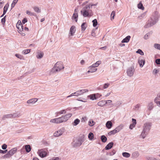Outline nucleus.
<instances>
[{
	"label": "nucleus",
	"instance_id": "obj_30",
	"mask_svg": "<svg viewBox=\"0 0 160 160\" xmlns=\"http://www.w3.org/2000/svg\"><path fill=\"white\" fill-rule=\"evenodd\" d=\"M9 4L8 3L6 4L5 6L3 8V13L4 14H6L9 7Z\"/></svg>",
	"mask_w": 160,
	"mask_h": 160
},
{
	"label": "nucleus",
	"instance_id": "obj_2",
	"mask_svg": "<svg viewBox=\"0 0 160 160\" xmlns=\"http://www.w3.org/2000/svg\"><path fill=\"white\" fill-rule=\"evenodd\" d=\"M90 5L87 4L83 8L81 12L84 17H91L92 15V10H90Z\"/></svg>",
	"mask_w": 160,
	"mask_h": 160
},
{
	"label": "nucleus",
	"instance_id": "obj_32",
	"mask_svg": "<svg viewBox=\"0 0 160 160\" xmlns=\"http://www.w3.org/2000/svg\"><path fill=\"white\" fill-rule=\"evenodd\" d=\"M12 118H16L19 117L20 115L19 113H18V112H16L15 113H14L12 114Z\"/></svg>",
	"mask_w": 160,
	"mask_h": 160
},
{
	"label": "nucleus",
	"instance_id": "obj_11",
	"mask_svg": "<svg viewBox=\"0 0 160 160\" xmlns=\"http://www.w3.org/2000/svg\"><path fill=\"white\" fill-rule=\"evenodd\" d=\"M38 153L39 156L42 158H43L46 157L47 155V152L44 151L42 149L38 150Z\"/></svg>",
	"mask_w": 160,
	"mask_h": 160
},
{
	"label": "nucleus",
	"instance_id": "obj_7",
	"mask_svg": "<svg viewBox=\"0 0 160 160\" xmlns=\"http://www.w3.org/2000/svg\"><path fill=\"white\" fill-rule=\"evenodd\" d=\"M135 70L134 66H131L128 68L127 70V75L129 77L133 76Z\"/></svg>",
	"mask_w": 160,
	"mask_h": 160
},
{
	"label": "nucleus",
	"instance_id": "obj_63",
	"mask_svg": "<svg viewBox=\"0 0 160 160\" xmlns=\"http://www.w3.org/2000/svg\"><path fill=\"white\" fill-rule=\"evenodd\" d=\"M2 148L3 150H5L7 148V145L4 144H3L2 146Z\"/></svg>",
	"mask_w": 160,
	"mask_h": 160
},
{
	"label": "nucleus",
	"instance_id": "obj_24",
	"mask_svg": "<svg viewBox=\"0 0 160 160\" xmlns=\"http://www.w3.org/2000/svg\"><path fill=\"white\" fill-rule=\"evenodd\" d=\"M25 148L27 152H29L31 150V148L29 145H26L25 146Z\"/></svg>",
	"mask_w": 160,
	"mask_h": 160
},
{
	"label": "nucleus",
	"instance_id": "obj_52",
	"mask_svg": "<svg viewBox=\"0 0 160 160\" xmlns=\"http://www.w3.org/2000/svg\"><path fill=\"white\" fill-rule=\"evenodd\" d=\"M136 53L140 54L141 55H144V52L141 49H138L136 51Z\"/></svg>",
	"mask_w": 160,
	"mask_h": 160
},
{
	"label": "nucleus",
	"instance_id": "obj_39",
	"mask_svg": "<svg viewBox=\"0 0 160 160\" xmlns=\"http://www.w3.org/2000/svg\"><path fill=\"white\" fill-rule=\"evenodd\" d=\"M122 155L123 157L125 158H129L130 156V154L127 152H123L122 153Z\"/></svg>",
	"mask_w": 160,
	"mask_h": 160
},
{
	"label": "nucleus",
	"instance_id": "obj_19",
	"mask_svg": "<svg viewBox=\"0 0 160 160\" xmlns=\"http://www.w3.org/2000/svg\"><path fill=\"white\" fill-rule=\"evenodd\" d=\"M131 36H128L125 38H124L122 41V43L128 42L130 40Z\"/></svg>",
	"mask_w": 160,
	"mask_h": 160
},
{
	"label": "nucleus",
	"instance_id": "obj_58",
	"mask_svg": "<svg viewBox=\"0 0 160 160\" xmlns=\"http://www.w3.org/2000/svg\"><path fill=\"white\" fill-rule=\"evenodd\" d=\"M50 122L57 123V118L52 119L50 121Z\"/></svg>",
	"mask_w": 160,
	"mask_h": 160
},
{
	"label": "nucleus",
	"instance_id": "obj_54",
	"mask_svg": "<svg viewBox=\"0 0 160 160\" xmlns=\"http://www.w3.org/2000/svg\"><path fill=\"white\" fill-rule=\"evenodd\" d=\"M94 122L93 121H89L88 122V124L90 126H92L94 125Z\"/></svg>",
	"mask_w": 160,
	"mask_h": 160
},
{
	"label": "nucleus",
	"instance_id": "obj_45",
	"mask_svg": "<svg viewBox=\"0 0 160 160\" xmlns=\"http://www.w3.org/2000/svg\"><path fill=\"white\" fill-rule=\"evenodd\" d=\"M88 138L90 140H92L93 138V134L92 133L90 132L88 135Z\"/></svg>",
	"mask_w": 160,
	"mask_h": 160
},
{
	"label": "nucleus",
	"instance_id": "obj_25",
	"mask_svg": "<svg viewBox=\"0 0 160 160\" xmlns=\"http://www.w3.org/2000/svg\"><path fill=\"white\" fill-rule=\"evenodd\" d=\"M90 69L87 72V74H88L89 72H96L97 70V69L93 67H89Z\"/></svg>",
	"mask_w": 160,
	"mask_h": 160
},
{
	"label": "nucleus",
	"instance_id": "obj_34",
	"mask_svg": "<svg viewBox=\"0 0 160 160\" xmlns=\"http://www.w3.org/2000/svg\"><path fill=\"white\" fill-rule=\"evenodd\" d=\"M56 118L57 123H59L63 122H64L61 117Z\"/></svg>",
	"mask_w": 160,
	"mask_h": 160
},
{
	"label": "nucleus",
	"instance_id": "obj_36",
	"mask_svg": "<svg viewBox=\"0 0 160 160\" xmlns=\"http://www.w3.org/2000/svg\"><path fill=\"white\" fill-rule=\"evenodd\" d=\"M146 158L147 160H160V159H157L152 157L147 156L146 157Z\"/></svg>",
	"mask_w": 160,
	"mask_h": 160
},
{
	"label": "nucleus",
	"instance_id": "obj_22",
	"mask_svg": "<svg viewBox=\"0 0 160 160\" xmlns=\"http://www.w3.org/2000/svg\"><path fill=\"white\" fill-rule=\"evenodd\" d=\"M43 54H44L42 52H38L36 57L40 59L43 57Z\"/></svg>",
	"mask_w": 160,
	"mask_h": 160
},
{
	"label": "nucleus",
	"instance_id": "obj_27",
	"mask_svg": "<svg viewBox=\"0 0 160 160\" xmlns=\"http://www.w3.org/2000/svg\"><path fill=\"white\" fill-rule=\"evenodd\" d=\"M80 122V120L78 118L75 119L72 122V124L73 126H76Z\"/></svg>",
	"mask_w": 160,
	"mask_h": 160
},
{
	"label": "nucleus",
	"instance_id": "obj_57",
	"mask_svg": "<svg viewBox=\"0 0 160 160\" xmlns=\"http://www.w3.org/2000/svg\"><path fill=\"white\" fill-rule=\"evenodd\" d=\"M140 107V105L139 104H138L135 106L134 109L135 110H138L139 109Z\"/></svg>",
	"mask_w": 160,
	"mask_h": 160
},
{
	"label": "nucleus",
	"instance_id": "obj_15",
	"mask_svg": "<svg viewBox=\"0 0 160 160\" xmlns=\"http://www.w3.org/2000/svg\"><path fill=\"white\" fill-rule=\"evenodd\" d=\"M20 24L19 23V21H18L16 26L17 28L19 29V31L21 32L23 30V26L21 23V21H20Z\"/></svg>",
	"mask_w": 160,
	"mask_h": 160
},
{
	"label": "nucleus",
	"instance_id": "obj_40",
	"mask_svg": "<svg viewBox=\"0 0 160 160\" xmlns=\"http://www.w3.org/2000/svg\"><path fill=\"white\" fill-rule=\"evenodd\" d=\"M33 9L34 11L38 13H39L41 12L40 9L37 7H35L33 8Z\"/></svg>",
	"mask_w": 160,
	"mask_h": 160
},
{
	"label": "nucleus",
	"instance_id": "obj_31",
	"mask_svg": "<svg viewBox=\"0 0 160 160\" xmlns=\"http://www.w3.org/2000/svg\"><path fill=\"white\" fill-rule=\"evenodd\" d=\"M94 95V94H92L88 96V97L90 99L93 100L96 99V98H95V95Z\"/></svg>",
	"mask_w": 160,
	"mask_h": 160
},
{
	"label": "nucleus",
	"instance_id": "obj_56",
	"mask_svg": "<svg viewBox=\"0 0 160 160\" xmlns=\"http://www.w3.org/2000/svg\"><path fill=\"white\" fill-rule=\"evenodd\" d=\"M110 84L108 83H106L104 84L103 86V88L104 89H106L108 88Z\"/></svg>",
	"mask_w": 160,
	"mask_h": 160
},
{
	"label": "nucleus",
	"instance_id": "obj_53",
	"mask_svg": "<svg viewBox=\"0 0 160 160\" xmlns=\"http://www.w3.org/2000/svg\"><path fill=\"white\" fill-rule=\"evenodd\" d=\"M153 108V103H150L148 105V109L149 110H152Z\"/></svg>",
	"mask_w": 160,
	"mask_h": 160
},
{
	"label": "nucleus",
	"instance_id": "obj_29",
	"mask_svg": "<svg viewBox=\"0 0 160 160\" xmlns=\"http://www.w3.org/2000/svg\"><path fill=\"white\" fill-rule=\"evenodd\" d=\"M139 153L138 152H135L132 153V156L134 158H136L139 156Z\"/></svg>",
	"mask_w": 160,
	"mask_h": 160
},
{
	"label": "nucleus",
	"instance_id": "obj_50",
	"mask_svg": "<svg viewBox=\"0 0 160 160\" xmlns=\"http://www.w3.org/2000/svg\"><path fill=\"white\" fill-rule=\"evenodd\" d=\"M154 47L155 48L160 50V44L155 43L154 44Z\"/></svg>",
	"mask_w": 160,
	"mask_h": 160
},
{
	"label": "nucleus",
	"instance_id": "obj_28",
	"mask_svg": "<svg viewBox=\"0 0 160 160\" xmlns=\"http://www.w3.org/2000/svg\"><path fill=\"white\" fill-rule=\"evenodd\" d=\"M81 27L82 28V32L84 31L85 29H86V28L87 27V26L86 25V23L85 22H83L82 24Z\"/></svg>",
	"mask_w": 160,
	"mask_h": 160
},
{
	"label": "nucleus",
	"instance_id": "obj_9",
	"mask_svg": "<svg viewBox=\"0 0 160 160\" xmlns=\"http://www.w3.org/2000/svg\"><path fill=\"white\" fill-rule=\"evenodd\" d=\"M88 92V89H82L80 90L74 92L75 96H78L82 94L85 92Z\"/></svg>",
	"mask_w": 160,
	"mask_h": 160
},
{
	"label": "nucleus",
	"instance_id": "obj_14",
	"mask_svg": "<svg viewBox=\"0 0 160 160\" xmlns=\"http://www.w3.org/2000/svg\"><path fill=\"white\" fill-rule=\"evenodd\" d=\"M132 123L129 126V128L131 129H132L135 127L137 123L136 120L135 119L132 118Z\"/></svg>",
	"mask_w": 160,
	"mask_h": 160
},
{
	"label": "nucleus",
	"instance_id": "obj_12",
	"mask_svg": "<svg viewBox=\"0 0 160 160\" xmlns=\"http://www.w3.org/2000/svg\"><path fill=\"white\" fill-rule=\"evenodd\" d=\"M155 24V23H153L152 21L150 20L148 21V23L145 25L144 27L145 28H148L152 26Z\"/></svg>",
	"mask_w": 160,
	"mask_h": 160
},
{
	"label": "nucleus",
	"instance_id": "obj_16",
	"mask_svg": "<svg viewBox=\"0 0 160 160\" xmlns=\"http://www.w3.org/2000/svg\"><path fill=\"white\" fill-rule=\"evenodd\" d=\"M75 27L74 26H72L70 29L69 34L71 36H73L75 32Z\"/></svg>",
	"mask_w": 160,
	"mask_h": 160
},
{
	"label": "nucleus",
	"instance_id": "obj_43",
	"mask_svg": "<svg viewBox=\"0 0 160 160\" xmlns=\"http://www.w3.org/2000/svg\"><path fill=\"white\" fill-rule=\"evenodd\" d=\"M151 33V32L148 33L144 35V38L146 40L148 39V38L149 37Z\"/></svg>",
	"mask_w": 160,
	"mask_h": 160
},
{
	"label": "nucleus",
	"instance_id": "obj_23",
	"mask_svg": "<svg viewBox=\"0 0 160 160\" xmlns=\"http://www.w3.org/2000/svg\"><path fill=\"white\" fill-rule=\"evenodd\" d=\"M123 125L122 124H120V125L116 127L115 129L117 132H119L122 129L123 127Z\"/></svg>",
	"mask_w": 160,
	"mask_h": 160
},
{
	"label": "nucleus",
	"instance_id": "obj_42",
	"mask_svg": "<svg viewBox=\"0 0 160 160\" xmlns=\"http://www.w3.org/2000/svg\"><path fill=\"white\" fill-rule=\"evenodd\" d=\"M116 133H117L116 131V130L115 129L114 130L111 131L108 133V134L109 135H114Z\"/></svg>",
	"mask_w": 160,
	"mask_h": 160
},
{
	"label": "nucleus",
	"instance_id": "obj_4",
	"mask_svg": "<svg viewBox=\"0 0 160 160\" xmlns=\"http://www.w3.org/2000/svg\"><path fill=\"white\" fill-rule=\"evenodd\" d=\"M84 142L83 140L81 138H75L72 143V145L74 147H77L80 146Z\"/></svg>",
	"mask_w": 160,
	"mask_h": 160
},
{
	"label": "nucleus",
	"instance_id": "obj_59",
	"mask_svg": "<svg viewBox=\"0 0 160 160\" xmlns=\"http://www.w3.org/2000/svg\"><path fill=\"white\" fill-rule=\"evenodd\" d=\"M94 95H96L95 97V98H96V99H97L98 98H100L101 96H102L101 95H100L99 93H97L94 94Z\"/></svg>",
	"mask_w": 160,
	"mask_h": 160
},
{
	"label": "nucleus",
	"instance_id": "obj_6",
	"mask_svg": "<svg viewBox=\"0 0 160 160\" xmlns=\"http://www.w3.org/2000/svg\"><path fill=\"white\" fill-rule=\"evenodd\" d=\"M17 150V148H15L12 149L9 151L4 156V157L8 158L12 156L16 152Z\"/></svg>",
	"mask_w": 160,
	"mask_h": 160
},
{
	"label": "nucleus",
	"instance_id": "obj_17",
	"mask_svg": "<svg viewBox=\"0 0 160 160\" xmlns=\"http://www.w3.org/2000/svg\"><path fill=\"white\" fill-rule=\"evenodd\" d=\"M113 145V143L112 142H111L108 144L105 147V149L106 150H108L112 148Z\"/></svg>",
	"mask_w": 160,
	"mask_h": 160
},
{
	"label": "nucleus",
	"instance_id": "obj_26",
	"mask_svg": "<svg viewBox=\"0 0 160 160\" xmlns=\"http://www.w3.org/2000/svg\"><path fill=\"white\" fill-rule=\"evenodd\" d=\"M101 63V61H98L96 62L95 63L92 64L91 66H90V67H93L95 68L96 67H98Z\"/></svg>",
	"mask_w": 160,
	"mask_h": 160
},
{
	"label": "nucleus",
	"instance_id": "obj_62",
	"mask_svg": "<svg viewBox=\"0 0 160 160\" xmlns=\"http://www.w3.org/2000/svg\"><path fill=\"white\" fill-rule=\"evenodd\" d=\"M155 62L157 64H160V59H157L156 60Z\"/></svg>",
	"mask_w": 160,
	"mask_h": 160
},
{
	"label": "nucleus",
	"instance_id": "obj_8",
	"mask_svg": "<svg viewBox=\"0 0 160 160\" xmlns=\"http://www.w3.org/2000/svg\"><path fill=\"white\" fill-rule=\"evenodd\" d=\"M64 132V128H61L54 133V136L56 137H59Z\"/></svg>",
	"mask_w": 160,
	"mask_h": 160
},
{
	"label": "nucleus",
	"instance_id": "obj_44",
	"mask_svg": "<svg viewBox=\"0 0 160 160\" xmlns=\"http://www.w3.org/2000/svg\"><path fill=\"white\" fill-rule=\"evenodd\" d=\"M93 26L94 27H96L98 24V21L97 19H95L92 20Z\"/></svg>",
	"mask_w": 160,
	"mask_h": 160
},
{
	"label": "nucleus",
	"instance_id": "obj_51",
	"mask_svg": "<svg viewBox=\"0 0 160 160\" xmlns=\"http://www.w3.org/2000/svg\"><path fill=\"white\" fill-rule=\"evenodd\" d=\"M158 100H160V92L158 94L157 97L154 99V101Z\"/></svg>",
	"mask_w": 160,
	"mask_h": 160
},
{
	"label": "nucleus",
	"instance_id": "obj_46",
	"mask_svg": "<svg viewBox=\"0 0 160 160\" xmlns=\"http://www.w3.org/2000/svg\"><path fill=\"white\" fill-rule=\"evenodd\" d=\"M66 111L65 109H63L57 112V113L58 114H63L66 113Z\"/></svg>",
	"mask_w": 160,
	"mask_h": 160
},
{
	"label": "nucleus",
	"instance_id": "obj_55",
	"mask_svg": "<svg viewBox=\"0 0 160 160\" xmlns=\"http://www.w3.org/2000/svg\"><path fill=\"white\" fill-rule=\"evenodd\" d=\"M15 56L18 58H19L20 59H22V56L19 54H16L15 55Z\"/></svg>",
	"mask_w": 160,
	"mask_h": 160
},
{
	"label": "nucleus",
	"instance_id": "obj_49",
	"mask_svg": "<svg viewBox=\"0 0 160 160\" xmlns=\"http://www.w3.org/2000/svg\"><path fill=\"white\" fill-rule=\"evenodd\" d=\"M26 13L30 16H35V13L34 12H32L29 11L27 10L26 12Z\"/></svg>",
	"mask_w": 160,
	"mask_h": 160
},
{
	"label": "nucleus",
	"instance_id": "obj_20",
	"mask_svg": "<svg viewBox=\"0 0 160 160\" xmlns=\"http://www.w3.org/2000/svg\"><path fill=\"white\" fill-rule=\"evenodd\" d=\"M106 125L108 128L110 129L112 126V123L111 121H108L106 122Z\"/></svg>",
	"mask_w": 160,
	"mask_h": 160
},
{
	"label": "nucleus",
	"instance_id": "obj_37",
	"mask_svg": "<svg viewBox=\"0 0 160 160\" xmlns=\"http://www.w3.org/2000/svg\"><path fill=\"white\" fill-rule=\"evenodd\" d=\"M78 16V14L77 13H74L73 14L72 18L75 20L76 22L77 21Z\"/></svg>",
	"mask_w": 160,
	"mask_h": 160
},
{
	"label": "nucleus",
	"instance_id": "obj_18",
	"mask_svg": "<svg viewBox=\"0 0 160 160\" xmlns=\"http://www.w3.org/2000/svg\"><path fill=\"white\" fill-rule=\"evenodd\" d=\"M138 63L140 67H142L145 63V60L144 59H142L139 58L138 60Z\"/></svg>",
	"mask_w": 160,
	"mask_h": 160
},
{
	"label": "nucleus",
	"instance_id": "obj_21",
	"mask_svg": "<svg viewBox=\"0 0 160 160\" xmlns=\"http://www.w3.org/2000/svg\"><path fill=\"white\" fill-rule=\"evenodd\" d=\"M97 105L100 107H102L105 105V100H101L99 102Z\"/></svg>",
	"mask_w": 160,
	"mask_h": 160
},
{
	"label": "nucleus",
	"instance_id": "obj_13",
	"mask_svg": "<svg viewBox=\"0 0 160 160\" xmlns=\"http://www.w3.org/2000/svg\"><path fill=\"white\" fill-rule=\"evenodd\" d=\"M38 100L37 98H32L31 99L28 100L27 101V103L29 104H33L35 102Z\"/></svg>",
	"mask_w": 160,
	"mask_h": 160
},
{
	"label": "nucleus",
	"instance_id": "obj_64",
	"mask_svg": "<svg viewBox=\"0 0 160 160\" xmlns=\"http://www.w3.org/2000/svg\"><path fill=\"white\" fill-rule=\"evenodd\" d=\"M27 20L26 18H24L22 20V22L23 24H24L26 22H27Z\"/></svg>",
	"mask_w": 160,
	"mask_h": 160
},
{
	"label": "nucleus",
	"instance_id": "obj_3",
	"mask_svg": "<svg viewBox=\"0 0 160 160\" xmlns=\"http://www.w3.org/2000/svg\"><path fill=\"white\" fill-rule=\"evenodd\" d=\"M64 68V67L62 62H58L54 65L51 70V73H56L59 72Z\"/></svg>",
	"mask_w": 160,
	"mask_h": 160
},
{
	"label": "nucleus",
	"instance_id": "obj_41",
	"mask_svg": "<svg viewBox=\"0 0 160 160\" xmlns=\"http://www.w3.org/2000/svg\"><path fill=\"white\" fill-rule=\"evenodd\" d=\"M146 14V12H145L143 13H142V14H141V15H140V16H138V18L139 19H142L145 16Z\"/></svg>",
	"mask_w": 160,
	"mask_h": 160
},
{
	"label": "nucleus",
	"instance_id": "obj_61",
	"mask_svg": "<svg viewBox=\"0 0 160 160\" xmlns=\"http://www.w3.org/2000/svg\"><path fill=\"white\" fill-rule=\"evenodd\" d=\"M6 17V16H5L3 18H2V19H1V22L3 24H4L5 23Z\"/></svg>",
	"mask_w": 160,
	"mask_h": 160
},
{
	"label": "nucleus",
	"instance_id": "obj_38",
	"mask_svg": "<svg viewBox=\"0 0 160 160\" xmlns=\"http://www.w3.org/2000/svg\"><path fill=\"white\" fill-rule=\"evenodd\" d=\"M101 139L102 141L103 142H106L107 140V138L104 135L102 136Z\"/></svg>",
	"mask_w": 160,
	"mask_h": 160
},
{
	"label": "nucleus",
	"instance_id": "obj_60",
	"mask_svg": "<svg viewBox=\"0 0 160 160\" xmlns=\"http://www.w3.org/2000/svg\"><path fill=\"white\" fill-rule=\"evenodd\" d=\"M159 72L158 70L156 69H154L153 71V73L154 74H156Z\"/></svg>",
	"mask_w": 160,
	"mask_h": 160
},
{
	"label": "nucleus",
	"instance_id": "obj_35",
	"mask_svg": "<svg viewBox=\"0 0 160 160\" xmlns=\"http://www.w3.org/2000/svg\"><path fill=\"white\" fill-rule=\"evenodd\" d=\"M138 8L141 9L142 10H143L144 8V7L143 6L142 4V3L141 2H140L138 4Z\"/></svg>",
	"mask_w": 160,
	"mask_h": 160
},
{
	"label": "nucleus",
	"instance_id": "obj_10",
	"mask_svg": "<svg viewBox=\"0 0 160 160\" xmlns=\"http://www.w3.org/2000/svg\"><path fill=\"white\" fill-rule=\"evenodd\" d=\"M72 114L71 113H68L65 114L64 115H63L61 116L63 119L64 122L67 121L71 117Z\"/></svg>",
	"mask_w": 160,
	"mask_h": 160
},
{
	"label": "nucleus",
	"instance_id": "obj_33",
	"mask_svg": "<svg viewBox=\"0 0 160 160\" xmlns=\"http://www.w3.org/2000/svg\"><path fill=\"white\" fill-rule=\"evenodd\" d=\"M12 117V115L11 114H8L3 116L2 118V119H6V118H11Z\"/></svg>",
	"mask_w": 160,
	"mask_h": 160
},
{
	"label": "nucleus",
	"instance_id": "obj_47",
	"mask_svg": "<svg viewBox=\"0 0 160 160\" xmlns=\"http://www.w3.org/2000/svg\"><path fill=\"white\" fill-rule=\"evenodd\" d=\"M115 15V11H113L112 12L111 15V20H112V19H114V17Z\"/></svg>",
	"mask_w": 160,
	"mask_h": 160
},
{
	"label": "nucleus",
	"instance_id": "obj_1",
	"mask_svg": "<svg viewBox=\"0 0 160 160\" xmlns=\"http://www.w3.org/2000/svg\"><path fill=\"white\" fill-rule=\"evenodd\" d=\"M152 125V123L149 122H145L143 126V129L141 134V136L143 138H145L146 135L149 132L151 127Z\"/></svg>",
	"mask_w": 160,
	"mask_h": 160
},
{
	"label": "nucleus",
	"instance_id": "obj_48",
	"mask_svg": "<svg viewBox=\"0 0 160 160\" xmlns=\"http://www.w3.org/2000/svg\"><path fill=\"white\" fill-rule=\"evenodd\" d=\"M30 51V50L29 49H27L26 50H24L22 51V53L24 54H26L28 53Z\"/></svg>",
	"mask_w": 160,
	"mask_h": 160
},
{
	"label": "nucleus",
	"instance_id": "obj_5",
	"mask_svg": "<svg viewBox=\"0 0 160 160\" xmlns=\"http://www.w3.org/2000/svg\"><path fill=\"white\" fill-rule=\"evenodd\" d=\"M159 15L158 12L157 11L154 12L152 15L151 18L150 20L155 24L158 20Z\"/></svg>",
	"mask_w": 160,
	"mask_h": 160
}]
</instances>
